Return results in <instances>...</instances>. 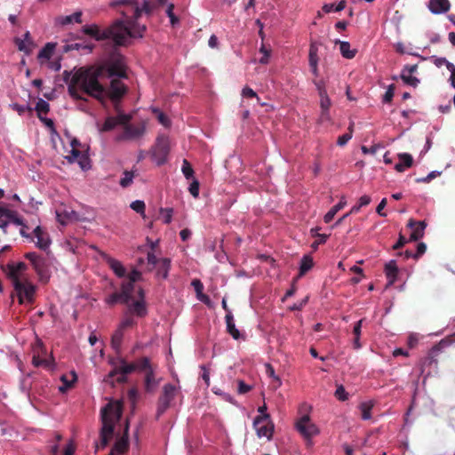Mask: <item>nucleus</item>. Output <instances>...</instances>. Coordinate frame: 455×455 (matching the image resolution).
Wrapping results in <instances>:
<instances>
[{
	"label": "nucleus",
	"instance_id": "c756f323",
	"mask_svg": "<svg viewBox=\"0 0 455 455\" xmlns=\"http://www.w3.org/2000/svg\"><path fill=\"white\" fill-rule=\"evenodd\" d=\"M225 320H226L228 332L235 339H238L240 338V332L235 328V322H234V316L231 312H228V314H226Z\"/></svg>",
	"mask_w": 455,
	"mask_h": 455
},
{
	"label": "nucleus",
	"instance_id": "6e6d98bb",
	"mask_svg": "<svg viewBox=\"0 0 455 455\" xmlns=\"http://www.w3.org/2000/svg\"><path fill=\"white\" fill-rule=\"evenodd\" d=\"M335 396L340 401H346L347 399V393L346 392L343 386H339L335 391Z\"/></svg>",
	"mask_w": 455,
	"mask_h": 455
},
{
	"label": "nucleus",
	"instance_id": "69168bd1",
	"mask_svg": "<svg viewBox=\"0 0 455 455\" xmlns=\"http://www.w3.org/2000/svg\"><path fill=\"white\" fill-rule=\"evenodd\" d=\"M427 251V245L425 243H419L417 246V251L414 254V259H418L420 256H422Z\"/></svg>",
	"mask_w": 455,
	"mask_h": 455
},
{
	"label": "nucleus",
	"instance_id": "423d86ee",
	"mask_svg": "<svg viewBox=\"0 0 455 455\" xmlns=\"http://www.w3.org/2000/svg\"><path fill=\"white\" fill-rule=\"evenodd\" d=\"M20 305L33 304L37 287L28 278H15L12 282Z\"/></svg>",
	"mask_w": 455,
	"mask_h": 455
},
{
	"label": "nucleus",
	"instance_id": "bf43d9fd",
	"mask_svg": "<svg viewBox=\"0 0 455 455\" xmlns=\"http://www.w3.org/2000/svg\"><path fill=\"white\" fill-rule=\"evenodd\" d=\"M75 214V212L72 211L70 214L66 213L65 218H62V214L59 211H57V219L62 225H65L68 220H73L72 216Z\"/></svg>",
	"mask_w": 455,
	"mask_h": 455
},
{
	"label": "nucleus",
	"instance_id": "9d476101",
	"mask_svg": "<svg viewBox=\"0 0 455 455\" xmlns=\"http://www.w3.org/2000/svg\"><path fill=\"white\" fill-rule=\"evenodd\" d=\"M269 418V414H263L255 418L253 427L258 437H266L268 440L272 438L274 425L270 421Z\"/></svg>",
	"mask_w": 455,
	"mask_h": 455
},
{
	"label": "nucleus",
	"instance_id": "0eeeda50",
	"mask_svg": "<svg viewBox=\"0 0 455 455\" xmlns=\"http://www.w3.org/2000/svg\"><path fill=\"white\" fill-rule=\"evenodd\" d=\"M177 394V387L171 384H165L157 400L156 419H159L171 406Z\"/></svg>",
	"mask_w": 455,
	"mask_h": 455
},
{
	"label": "nucleus",
	"instance_id": "f704fd0d",
	"mask_svg": "<svg viewBox=\"0 0 455 455\" xmlns=\"http://www.w3.org/2000/svg\"><path fill=\"white\" fill-rule=\"evenodd\" d=\"M156 154H159L163 156H165L168 154V141L164 137L157 139Z\"/></svg>",
	"mask_w": 455,
	"mask_h": 455
},
{
	"label": "nucleus",
	"instance_id": "e433bc0d",
	"mask_svg": "<svg viewBox=\"0 0 455 455\" xmlns=\"http://www.w3.org/2000/svg\"><path fill=\"white\" fill-rule=\"evenodd\" d=\"M50 110V105L45 100L39 99L36 105V111L37 113L38 118L43 116L42 115H46Z\"/></svg>",
	"mask_w": 455,
	"mask_h": 455
},
{
	"label": "nucleus",
	"instance_id": "052dcab7",
	"mask_svg": "<svg viewBox=\"0 0 455 455\" xmlns=\"http://www.w3.org/2000/svg\"><path fill=\"white\" fill-rule=\"evenodd\" d=\"M141 273L137 269H132V272L128 275V280L135 283L137 281H140L141 279Z\"/></svg>",
	"mask_w": 455,
	"mask_h": 455
},
{
	"label": "nucleus",
	"instance_id": "b1692460",
	"mask_svg": "<svg viewBox=\"0 0 455 455\" xmlns=\"http://www.w3.org/2000/svg\"><path fill=\"white\" fill-rule=\"evenodd\" d=\"M33 268L36 273L38 275L41 282L46 283L50 278V275L47 269V266L45 264L44 259L42 258L37 262H34Z\"/></svg>",
	"mask_w": 455,
	"mask_h": 455
},
{
	"label": "nucleus",
	"instance_id": "39448f33",
	"mask_svg": "<svg viewBox=\"0 0 455 455\" xmlns=\"http://www.w3.org/2000/svg\"><path fill=\"white\" fill-rule=\"evenodd\" d=\"M116 360L120 363V365L115 367L109 372V378H113L117 375V373L131 374L132 372H145L152 366L150 359L147 356L140 357L132 363H127V361L122 356H117Z\"/></svg>",
	"mask_w": 455,
	"mask_h": 455
},
{
	"label": "nucleus",
	"instance_id": "f03ea898",
	"mask_svg": "<svg viewBox=\"0 0 455 455\" xmlns=\"http://www.w3.org/2000/svg\"><path fill=\"white\" fill-rule=\"evenodd\" d=\"M109 6L116 9L122 15L121 19L114 21H120L121 26L124 28V32H121L124 37L125 45L129 44L132 38H142L147 31V26L140 24L139 19L141 17L139 0H113Z\"/></svg>",
	"mask_w": 455,
	"mask_h": 455
},
{
	"label": "nucleus",
	"instance_id": "680f3d73",
	"mask_svg": "<svg viewBox=\"0 0 455 455\" xmlns=\"http://www.w3.org/2000/svg\"><path fill=\"white\" fill-rule=\"evenodd\" d=\"M352 138V134L351 133H345L341 136H339L337 140V144L340 147H343L345 146Z\"/></svg>",
	"mask_w": 455,
	"mask_h": 455
},
{
	"label": "nucleus",
	"instance_id": "bb28decb",
	"mask_svg": "<svg viewBox=\"0 0 455 455\" xmlns=\"http://www.w3.org/2000/svg\"><path fill=\"white\" fill-rule=\"evenodd\" d=\"M192 285L196 292V298L208 307H211V299L209 296L203 292L204 285L202 282L199 279H194L192 281Z\"/></svg>",
	"mask_w": 455,
	"mask_h": 455
},
{
	"label": "nucleus",
	"instance_id": "5701e85b",
	"mask_svg": "<svg viewBox=\"0 0 455 455\" xmlns=\"http://www.w3.org/2000/svg\"><path fill=\"white\" fill-rule=\"evenodd\" d=\"M106 261L108 267L113 270L116 276H118L119 278L126 276V269L121 261L111 257H108Z\"/></svg>",
	"mask_w": 455,
	"mask_h": 455
},
{
	"label": "nucleus",
	"instance_id": "9b49d317",
	"mask_svg": "<svg viewBox=\"0 0 455 455\" xmlns=\"http://www.w3.org/2000/svg\"><path fill=\"white\" fill-rule=\"evenodd\" d=\"M146 131V125L144 123H140L137 125L125 123L123 124V132L116 138L117 140H132L142 137Z\"/></svg>",
	"mask_w": 455,
	"mask_h": 455
},
{
	"label": "nucleus",
	"instance_id": "72a5a7b5",
	"mask_svg": "<svg viewBox=\"0 0 455 455\" xmlns=\"http://www.w3.org/2000/svg\"><path fill=\"white\" fill-rule=\"evenodd\" d=\"M346 202L340 201L339 204L331 208V210L324 215L323 220L325 223H330L339 211L343 209Z\"/></svg>",
	"mask_w": 455,
	"mask_h": 455
},
{
	"label": "nucleus",
	"instance_id": "de8ad7c7",
	"mask_svg": "<svg viewBox=\"0 0 455 455\" xmlns=\"http://www.w3.org/2000/svg\"><path fill=\"white\" fill-rule=\"evenodd\" d=\"M147 260L148 265V271H152L159 263L160 259H157L153 252H148Z\"/></svg>",
	"mask_w": 455,
	"mask_h": 455
},
{
	"label": "nucleus",
	"instance_id": "13d9d810",
	"mask_svg": "<svg viewBox=\"0 0 455 455\" xmlns=\"http://www.w3.org/2000/svg\"><path fill=\"white\" fill-rule=\"evenodd\" d=\"M266 372L268 375V377H270L277 381L278 386L281 385V380L278 378V376L275 375V370L271 364H269V363L266 364Z\"/></svg>",
	"mask_w": 455,
	"mask_h": 455
},
{
	"label": "nucleus",
	"instance_id": "8fccbe9b",
	"mask_svg": "<svg viewBox=\"0 0 455 455\" xmlns=\"http://www.w3.org/2000/svg\"><path fill=\"white\" fill-rule=\"evenodd\" d=\"M131 208L138 213H144L146 205L143 201L136 200L131 204Z\"/></svg>",
	"mask_w": 455,
	"mask_h": 455
},
{
	"label": "nucleus",
	"instance_id": "c9c22d12",
	"mask_svg": "<svg viewBox=\"0 0 455 455\" xmlns=\"http://www.w3.org/2000/svg\"><path fill=\"white\" fill-rule=\"evenodd\" d=\"M14 43L18 47L19 51L23 52L26 55H29L32 52L33 45H29L28 42L21 38L16 37Z\"/></svg>",
	"mask_w": 455,
	"mask_h": 455
},
{
	"label": "nucleus",
	"instance_id": "4468645a",
	"mask_svg": "<svg viewBox=\"0 0 455 455\" xmlns=\"http://www.w3.org/2000/svg\"><path fill=\"white\" fill-rule=\"evenodd\" d=\"M427 227V223L425 220L415 221L412 219H410L407 223V228L412 229V232L410 235V241H418L424 236V231Z\"/></svg>",
	"mask_w": 455,
	"mask_h": 455
},
{
	"label": "nucleus",
	"instance_id": "412c9836",
	"mask_svg": "<svg viewBox=\"0 0 455 455\" xmlns=\"http://www.w3.org/2000/svg\"><path fill=\"white\" fill-rule=\"evenodd\" d=\"M65 158L70 164L77 162L83 170L86 168L85 164L88 161V157L82 154V152L76 148H72L70 154L68 155Z\"/></svg>",
	"mask_w": 455,
	"mask_h": 455
},
{
	"label": "nucleus",
	"instance_id": "f8f14e48",
	"mask_svg": "<svg viewBox=\"0 0 455 455\" xmlns=\"http://www.w3.org/2000/svg\"><path fill=\"white\" fill-rule=\"evenodd\" d=\"M117 116H108L103 123L102 126L99 128L100 132H106L114 130L117 125H123L125 123H129L132 119V116L124 114L118 108Z\"/></svg>",
	"mask_w": 455,
	"mask_h": 455
},
{
	"label": "nucleus",
	"instance_id": "774afa93",
	"mask_svg": "<svg viewBox=\"0 0 455 455\" xmlns=\"http://www.w3.org/2000/svg\"><path fill=\"white\" fill-rule=\"evenodd\" d=\"M25 258L31 262L32 266H34V262H37L42 259V257L37 255L36 252H28L25 254Z\"/></svg>",
	"mask_w": 455,
	"mask_h": 455
},
{
	"label": "nucleus",
	"instance_id": "dca6fc26",
	"mask_svg": "<svg viewBox=\"0 0 455 455\" xmlns=\"http://www.w3.org/2000/svg\"><path fill=\"white\" fill-rule=\"evenodd\" d=\"M127 305V314L134 315L138 317H144L148 314V308L145 300H135L129 302Z\"/></svg>",
	"mask_w": 455,
	"mask_h": 455
},
{
	"label": "nucleus",
	"instance_id": "a878e982",
	"mask_svg": "<svg viewBox=\"0 0 455 455\" xmlns=\"http://www.w3.org/2000/svg\"><path fill=\"white\" fill-rule=\"evenodd\" d=\"M124 338V331L117 328L111 337V347L115 350L117 356H120L122 351V343Z\"/></svg>",
	"mask_w": 455,
	"mask_h": 455
},
{
	"label": "nucleus",
	"instance_id": "c03bdc74",
	"mask_svg": "<svg viewBox=\"0 0 455 455\" xmlns=\"http://www.w3.org/2000/svg\"><path fill=\"white\" fill-rule=\"evenodd\" d=\"M372 405L368 403H363L360 404V410L362 412V419L364 420L370 419L371 417V411Z\"/></svg>",
	"mask_w": 455,
	"mask_h": 455
},
{
	"label": "nucleus",
	"instance_id": "f3484780",
	"mask_svg": "<svg viewBox=\"0 0 455 455\" xmlns=\"http://www.w3.org/2000/svg\"><path fill=\"white\" fill-rule=\"evenodd\" d=\"M427 7L432 13L441 14L450 10L451 3L449 0H429Z\"/></svg>",
	"mask_w": 455,
	"mask_h": 455
},
{
	"label": "nucleus",
	"instance_id": "6ab92c4d",
	"mask_svg": "<svg viewBox=\"0 0 455 455\" xmlns=\"http://www.w3.org/2000/svg\"><path fill=\"white\" fill-rule=\"evenodd\" d=\"M144 387L148 393H152L159 381L156 379L155 369L153 366L149 367L145 372Z\"/></svg>",
	"mask_w": 455,
	"mask_h": 455
},
{
	"label": "nucleus",
	"instance_id": "2eb2a0df",
	"mask_svg": "<svg viewBox=\"0 0 455 455\" xmlns=\"http://www.w3.org/2000/svg\"><path fill=\"white\" fill-rule=\"evenodd\" d=\"M34 236L36 238V245L41 250H47L51 244L49 234L44 231L40 226H37L33 230Z\"/></svg>",
	"mask_w": 455,
	"mask_h": 455
},
{
	"label": "nucleus",
	"instance_id": "f257e3e1",
	"mask_svg": "<svg viewBox=\"0 0 455 455\" xmlns=\"http://www.w3.org/2000/svg\"><path fill=\"white\" fill-rule=\"evenodd\" d=\"M125 58L115 49L96 68H80L72 77L68 94L76 100L86 99L82 92L103 102L108 98L118 111L119 103L128 92V87L121 81L127 78Z\"/></svg>",
	"mask_w": 455,
	"mask_h": 455
},
{
	"label": "nucleus",
	"instance_id": "4d7b16f0",
	"mask_svg": "<svg viewBox=\"0 0 455 455\" xmlns=\"http://www.w3.org/2000/svg\"><path fill=\"white\" fill-rule=\"evenodd\" d=\"M242 96L246 98H256L259 101V98L257 93L250 87L246 86L242 91Z\"/></svg>",
	"mask_w": 455,
	"mask_h": 455
},
{
	"label": "nucleus",
	"instance_id": "6e6552de",
	"mask_svg": "<svg viewBox=\"0 0 455 455\" xmlns=\"http://www.w3.org/2000/svg\"><path fill=\"white\" fill-rule=\"evenodd\" d=\"M134 291V283L131 281H124L121 284L120 291H115L106 298L105 301L109 306H114L116 303L128 304L132 299V292Z\"/></svg>",
	"mask_w": 455,
	"mask_h": 455
},
{
	"label": "nucleus",
	"instance_id": "1a4fd4ad",
	"mask_svg": "<svg viewBox=\"0 0 455 455\" xmlns=\"http://www.w3.org/2000/svg\"><path fill=\"white\" fill-rule=\"evenodd\" d=\"M295 428L309 443L312 437L319 434L318 427L312 422L308 413L303 414L296 420Z\"/></svg>",
	"mask_w": 455,
	"mask_h": 455
},
{
	"label": "nucleus",
	"instance_id": "37998d69",
	"mask_svg": "<svg viewBox=\"0 0 455 455\" xmlns=\"http://www.w3.org/2000/svg\"><path fill=\"white\" fill-rule=\"evenodd\" d=\"M401 78L406 84H409L412 87H416L419 83V80L417 77L405 74L404 70H402Z\"/></svg>",
	"mask_w": 455,
	"mask_h": 455
},
{
	"label": "nucleus",
	"instance_id": "393cba45",
	"mask_svg": "<svg viewBox=\"0 0 455 455\" xmlns=\"http://www.w3.org/2000/svg\"><path fill=\"white\" fill-rule=\"evenodd\" d=\"M57 44L56 43H47L38 52L37 59L40 61L41 64H43L44 61L49 60L56 48Z\"/></svg>",
	"mask_w": 455,
	"mask_h": 455
},
{
	"label": "nucleus",
	"instance_id": "09e8293b",
	"mask_svg": "<svg viewBox=\"0 0 455 455\" xmlns=\"http://www.w3.org/2000/svg\"><path fill=\"white\" fill-rule=\"evenodd\" d=\"M32 363L36 367L43 366L44 368H48L51 365L50 360L41 359L39 356L36 355L33 356Z\"/></svg>",
	"mask_w": 455,
	"mask_h": 455
},
{
	"label": "nucleus",
	"instance_id": "5fc2aeb1",
	"mask_svg": "<svg viewBox=\"0 0 455 455\" xmlns=\"http://www.w3.org/2000/svg\"><path fill=\"white\" fill-rule=\"evenodd\" d=\"M199 187L200 184L197 180H194L189 186L188 190L195 198L198 197L199 196Z\"/></svg>",
	"mask_w": 455,
	"mask_h": 455
},
{
	"label": "nucleus",
	"instance_id": "3c124183",
	"mask_svg": "<svg viewBox=\"0 0 455 455\" xmlns=\"http://www.w3.org/2000/svg\"><path fill=\"white\" fill-rule=\"evenodd\" d=\"M431 60L433 63L438 68L442 67L443 65H445L446 68H448V66L453 65L443 57L432 56Z\"/></svg>",
	"mask_w": 455,
	"mask_h": 455
},
{
	"label": "nucleus",
	"instance_id": "79ce46f5",
	"mask_svg": "<svg viewBox=\"0 0 455 455\" xmlns=\"http://www.w3.org/2000/svg\"><path fill=\"white\" fill-rule=\"evenodd\" d=\"M134 174L132 172L124 171V177L120 180V186L122 188H127L132 183Z\"/></svg>",
	"mask_w": 455,
	"mask_h": 455
},
{
	"label": "nucleus",
	"instance_id": "a19ab883",
	"mask_svg": "<svg viewBox=\"0 0 455 455\" xmlns=\"http://www.w3.org/2000/svg\"><path fill=\"white\" fill-rule=\"evenodd\" d=\"M81 17H82V12H76L71 15H68V16H65L64 18H62L61 24L67 25V24L72 23L73 21H75L76 23H82Z\"/></svg>",
	"mask_w": 455,
	"mask_h": 455
},
{
	"label": "nucleus",
	"instance_id": "cd10ccee",
	"mask_svg": "<svg viewBox=\"0 0 455 455\" xmlns=\"http://www.w3.org/2000/svg\"><path fill=\"white\" fill-rule=\"evenodd\" d=\"M156 275L166 279L168 277L169 270L171 268V259L168 258H162L156 265Z\"/></svg>",
	"mask_w": 455,
	"mask_h": 455
},
{
	"label": "nucleus",
	"instance_id": "864d4df0",
	"mask_svg": "<svg viewBox=\"0 0 455 455\" xmlns=\"http://www.w3.org/2000/svg\"><path fill=\"white\" fill-rule=\"evenodd\" d=\"M394 91H395V85L394 84H390L387 90V92H385L384 94V97H383V102L384 103H389L392 101L393 100V97H394Z\"/></svg>",
	"mask_w": 455,
	"mask_h": 455
},
{
	"label": "nucleus",
	"instance_id": "49530a36",
	"mask_svg": "<svg viewBox=\"0 0 455 455\" xmlns=\"http://www.w3.org/2000/svg\"><path fill=\"white\" fill-rule=\"evenodd\" d=\"M172 212H173L172 208H161L160 214L162 216L164 223H165V224L171 223L172 218Z\"/></svg>",
	"mask_w": 455,
	"mask_h": 455
},
{
	"label": "nucleus",
	"instance_id": "473e14b6",
	"mask_svg": "<svg viewBox=\"0 0 455 455\" xmlns=\"http://www.w3.org/2000/svg\"><path fill=\"white\" fill-rule=\"evenodd\" d=\"M156 8V4L150 0H143L142 3H140V10H141V14L145 13L147 16H151Z\"/></svg>",
	"mask_w": 455,
	"mask_h": 455
},
{
	"label": "nucleus",
	"instance_id": "a211bd4d",
	"mask_svg": "<svg viewBox=\"0 0 455 455\" xmlns=\"http://www.w3.org/2000/svg\"><path fill=\"white\" fill-rule=\"evenodd\" d=\"M8 276L14 282L15 278H26L21 275L27 269V265L24 262L9 263L7 264Z\"/></svg>",
	"mask_w": 455,
	"mask_h": 455
},
{
	"label": "nucleus",
	"instance_id": "4be33fe9",
	"mask_svg": "<svg viewBox=\"0 0 455 455\" xmlns=\"http://www.w3.org/2000/svg\"><path fill=\"white\" fill-rule=\"evenodd\" d=\"M399 162L395 165V169L398 172H403L406 168H410L413 164V158L411 155L408 153L398 154Z\"/></svg>",
	"mask_w": 455,
	"mask_h": 455
},
{
	"label": "nucleus",
	"instance_id": "a18cd8bd",
	"mask_svg": "<svg viewBox=\"0 0 455 455\" xmlns=\"http://www.w3.org/2000/svg\"><path fill=\"white\" fill-rule=\"evenodd\" d=\"M181 171L187 180L191 179L194 175V170L189 162L186 159L183 160Z\"/></svg>",
	"mask_w": 455,
	"mask_h": 455
},
{
	"label": "nucleus",
	"instance_id": "aec40b11",
	"mask_svg": "<svg viewBox=\"0 0 455 455\" xmlns=\"http://www.w3.org/2000/svg\"><path fill=\"white\" fill-rule=\"evenodd\" d=\"M384 272L388 280L387 285H393L395 283L398 275L396 261L395 259H391L386 263Z\"/></svg>",
	"mask_w": 455,
	"mask_h": 455
},
{
	"label": "nucleus",
	"instance_id": "58836bf2",
	"mask_svg": "<svg viewBox=\"0 0 455 455\" xmlns=\"http://www.w3.org/2000/svg\"><path fill=\"white\" fill-rule=\"evenodd\" d=\"M136 323L137 322L134 320L132 315L125 312V317L122 320V322L118 325V328L121 329L122 331H124L127 328L133 327L134 325H136Z\"/></svg>",
	"mask_w": 455,
	"mask_h": 455
},
{
	"label": "nucleus",
	"instance_id": "20e7f679",
	"mask_svg": "<svg viewBox=\"0 0 455 455\" xmlns=\"http://www.w3.org/2000/svg\"><path fill=\"white\" fill-rule=\"evenodd\" d=\"M82 30L85 35L93 37L96 41L111 39L116 47L126 46L124 37L123 35L121 36V32H124L125 29L121 26L120 21H113L104 29H100L96 24L85 25L83 27Z\"/></svg>",
	"mask_w": 455,
	"mask_h": 455
},
{
	"label": "nucleus",
	"instance_id": "2f4dec72",
	"mask_svg": "<svg viewBox=\"0 0 455 455\" xmlns=\"http://www.w3.org/2000/svg\"><path fill=\"white\" fill-rule=\"evenodd\" d=\"M313 265L314 262L312 257L309 255H304L300 262L299 275H305L313 267Z\"/></svg>",
	"mask_w": 455,
	"mask_h": 455
},
{
	"label": "nucleus",
	"instance_id": "e2e57ef3",
	"mask_svg": "<svg viewBox=\"0 0 455 455\" xmlns=\"http://www.w3.org/2000/svg\"><path fill=\"white\" fill-rule=\"evenodd\" d=\"M410 240L406 239L402 234L399 235L398 241L393 245V250H399L404 246Z\"/></svg>",
	"mask_w": 455,
	"mask_h": 455
},
{
	"label": "nucleus",
	"instance_id": "c85d7f7f",
	"mask_svg": "<svg viewBox=\"0 0 455 455\" xmlns=\"http://www.w3.org/2000/svg\"><path fill=\"white\" fill-rule=\"evenodd\" d=\"M336 44H339V51L344 58L351 60L355 56L357 51L355 49H351L348 42L337 40Z\"/></svg>",
	"mask_w": 455,
	"mask_h": 455
},
{
	"label": "nucleus",
	"instance_id": "338daca9",
	"mask_svg": "<svg viewBox=\"0 0 455 455\" xmlns=\"http://www.w3.org/2000/svg\"><path fill=\"white\" fill-rule=\"evenodd\" d=\"M387 198H383L380 203L379 204V205L377 206L376 208V212L379 215L382 216V217H385L387 216V213L383 212L384 208L386 207L387 205Z\"/></svg>",
	"mask_w": 455,
	"mask_h": 455
},
{
	"label": "nucleus",
	"instance_id": "7ed1b4c3",
	"mask_svg": "<svg viewBox=\"0 0 455 455\" xmlns=\"http://www.w3.org/2000/svg\"><path fill=\"white\" fill-rule=\"evenodd\" d=\"M123 404L119 401L110 402L101 409L102 427L100 433V443H96V451L105 448L114 435L116 423L122 416Z\"/></svg>",
	"mask_w": 455,
	"mask_h": 455
},
{
	"label": "nucleus",
	"instance_id": "ddd939ff",
	"mask_svg": "<svg viewBox=\"0 0 455 455\" xmlns=\"http://www.w3.org/2000/svg\"><path fill=\"white\" fill-rule=\"evenodd\" d=\"M129 448V423L125 424L124 435L116 440L114 447L112 448L109 455H116V453L122 454L128 451Z\"/></svg>",
	"mask_w": 455,
	"mask_h": 455
},
{
	"label": "nucleus",
	"instance_id": "ea45409f",
	"mask_svg": "<svg viewBox=\"0 0 455 455\" xmlns=\"http://www.w3.org/2000/svg\"><path fill=\"white\" fill-rule=\"evenodd\" d=\"M318 49L314 44H311L308 54L309 66L318 65Z\"/></svg>",
	"mask_w": 455,
	"mask_h": 455
},
{
	"label": "nucleus",
	"instance_id": "7c9ffc66",
	"mask_svg": "<svg viewBox=\"0 0 455 455\" xmlns=\"http://www.w3.org/2000/svg\"><path fill=\"white\" fill-rule=\"evenodd\" d=\"M76 379L77 377L74 371H72V376L70 379L67 375H62L60 380L63 385L59 387L60 392H67L69 388L73 387V384L76 381Z\"/></svg>",
	"mask_w": 455,
	"mask_h": 455
},
{
	"label": "nucleus",
	"instance_id": "4c0bfd02",
	"mask_svg": "<svg viewBox=\"0 0 455 455\" xmlns=\"http://www.w3.org/2000/svg\"><path fill=\"white\" fill-rule=\"evenodd\" d=\"M312 236L315 237L316 240L312 243V248L316 249L320 244L325 243L328 235L319 234L316 229H311Z\"/></svg>",
	"mask_w": 455,
	"mask_h": 455
},
{
	"label": "nucleus",
	"instance_id": "603ef678",
	"mask_svg": "<svg viewBox=\"0 0 455 455\" xmlns=\"http://www.w3.org/2000/svg\"><path fill=\"white\" fill-rule=\"evenodd\" d=\"M173 9H174V4H170L167 6V10H166V14L170 18V21H171L172 25H175L176 23L179 22L178 17L173 13Z\"/></svg>",
	"mask_w": 455,
	"mask_h": 455
},
{
	"label": "nucleus",
	"instance_id": "0e129e2a",
	"mask_svg": "<svg viewBox=\"0 0 455 455\" xmlns=\"http://www.w3.org/2000/svg\"><path fill=\"white\" fill-rule=\"evenodd\" d=\"M251 389V387L246 384L243 380H238V393L239 394H246Z\"/></svg>",
	"mask_w": 455,
	"mask_h": 455
}]
</instances>
